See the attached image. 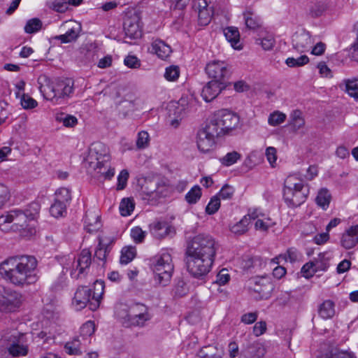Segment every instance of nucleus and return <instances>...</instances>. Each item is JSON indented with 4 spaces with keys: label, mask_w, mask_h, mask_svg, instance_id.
I'll return each mask as SVG.
<instances>
[{
    "label": "nucleus",
    "mask_w": 358,
    "mask_h": 358,
    "mask_svg": "<svg viewBox=\"0 0 358 358\" xmlns=\"http://www.w3.org/2000/svg\"><path fill=\"white\" fill-rule=\"evenodd\" d=\"M301 254L294 248H290L287 249L285 254H281L278 257L273 259L276 264L280 263V259L285 260V262L289 261L291 263L296 262L299 260Z\"/></svg>",
    "instance_id": "obj_31"
},
{
    "label": "nucleus",
    "mask_w": 358,
    "mask_h": 358,
    "mask_svg": "<svg viewBox=\"0 0 358 358\" xmlns=\"http://www.w3.org/2000/svg\"><path fill=\"white\" fill-rule=\"evenodd\" d=\"M244 352L250 358H263L266 349L263 343L256 341L248 345Z\"/></svg>",
    "instance_id": "obj_26"
},
{
    "label": "nucleus",
    "mask_w": 358,
    "mask_h": 358,
    "mask_svg": "<svg viewBox=\"0 0 358 358\" xmlns=\"http://www.w3.org/2000/svg\"><path fill=\"white\" fill-rule=\"evenodd\" d=\"M241 157V155L236 151L228 152L223 157L220 159V163L226 166H229L235 164Z\"/></svg>",
    "instance_id": "obj_46"
},
{
    "label": "nucleus",
    "mask_w": 358,
    "mask_h": 358,
    "mask_svg": "<svg viewBox=\"0 0 358 358\" xmlns=\"http://www.w3.org/2000/svg\"><path fill=\"white\" fill-rule=\"evenodd\" d=\"M171 227L166 222L155 221L150 224V231L154 237L163 238L169 235Z\"/></svg>",
    "instance_id": "obj_19"
},
{
    "label": "nucleus",
    "mask_w": 358,
    "mask_h": 358,
    "mask_svg": "<svg viewBox=\"0 0 358 358\" xmlns=\"http://www.w3.org/2000/svg\"><path fill=\"white\" fill-rule=\"evenodd\" d=\"M39 90L47 100L55 101V82L51 81L46 76H40L38 79Z\"/></svg>",
    "instance_id": "obj_16"
},
{
    "label": "nucleus",
    "mask_w": 358,
    "mask_h": 358,
    "mask_svg": "<svg viewBox=\"0 0 358 358\" xmlns=\"http://www.w3.org/2000/svg\"><path fill=\"white\" fill-rule=\"evenodd\" d=\"M173 268L171 254L166 250L162 251L155 257L153 264L155 282L159 285L166 286L171 281Z\"/></svg>",
    "instance_id": "obj_6"
},
{
    "label": "nucleus",
    "mask_w": 358,
    "mask_h": 358,
    "mask_svg": "<svg viewBox=\"0 0 358 358\" xmlns=\"http://www.w3.org/2000/svg\"><path fill=\"white\" fill-rule=\"evenodd\" d=\"M188 292V287L183 280L179 279L173 289V293L175 296L182 297Z\"/></svg>",
    "instance_id": "obj_52"
},
{
    "label": "nucleus",
    "mask_w": 358,
    "mask_h": 358,
    "mask_svg": "<svg viewBox=\"0 0 358 358\" xmlns=\"http://www.w3.org/2000/svg\"><path fill=\"white\" fill-rule=\"evenodd\" d=\"M136 256L134 247L128 246L122 249L120 262L121 264H127L131 262Z\"/></svg>",
    "instance_id": "obj_39"
},
{
    "label": "nucleus",
    "mask_w": 358,
    "mask_h": 358,
    "mask_svg": "<svg viewBox=\"0 0 358 358\" xmlns=\"http://www.w3.org/2000/svg\"><path fill=\"white\" fill-rule=\"evenodd\" d=\"M193 104V100L190 101L187 97H181L176 107L175 114H178L179 117H184L189 112L191 111Z\"/></svg>",
    "instance_id": "obj_32"
},
{
    "label": "nucleus",
    "mask_w": 358,
    "mask_h": 358,
    "mask_svg": "<svg viewBox=\"0 0 358 358\" xmlns=\"http://www.w3.org/2000/svg\"><path fill=\"white\" fill-rule=\"evenodd\" d=\"M85 160L90 167H98L100 164H108L110 160L108 148L101 142L92 143Z\"/></svg>",
    "instance_id": "obj_7"
},
{
    "label": "nucleus",
    "mask_w": 358,
    "mask_h": 358,
    "mask_svg": "<svg viewBox=\"0 0 358 358\" xmlns=\"http://www.w3.org/2000/svg\"><path fill=\"white\" fill-rule=\"evenodd\" d=\"M196 143L198 149L201 152L206 153L213 149L215 140L199 130L197 134Z\"/></svg>",
    "instance_id": "obj_20"
},
{
    "label": "nucleus",
    "mask_w": 358,
    "mask_h": 358,
    "mask_svg": "<svg viewBox=\"0 0 358 358\" xmlns=\"http://www.w3.org/2000/svg\"><path fill=\"white\" fill-rule=\"evenodd\" d=\"M119 209L121 215H129L134 209V203L133 200L129 198L123 199L120 203Z\"/></svg>",
    "instance_id": "obj_45"
},
{
    "label": "nucleus",
    "mask_w": 358,
    "mask_h": 358,
    "mask_svg": "<svg viewBox=\"0 0 358 358\" xmlns=\"http://www.w3.org/2000/svg\"><path fill=\"white\" fill-rule=\"evenodd\" d=\"M309 194L308 185L295 175L287 177L284 182L283 199L289 208H296L303 204Z\"/></svg>",
    "instance_id": "obj_5"
},
{
    "label": "nucleus",
    "mask_w": 358,
    "mask_h": 358,
    "mask_svg": "<svg viewBox=\"0 0 358 358\" xmlns=\"http://www.w3.org/2000/svg\"><path fill=\"white\" fill-rule=\"evenodd\" d=\"M319 315L324 320L331 319L335 315V303L327 299L324 301L318 307Z\"/></svg>",
    "instance_id": "obj_27"
},
{
    "label": "nucleus",
    "mask_w": 358,
    "mask_h": 358,
    "mask_svg": "<svg viewBox=\"0 0 358 358\" xmlns=\"http://www.w3.org/2000/svg\"><path fill=\"white\" fill-rule=\"evenodd\" d=\"M340 243L346 250L354 248L358 244V224L351 226L342 234Z\"/></svg>",
    "instance_id": "obj_15"
},
{
    "label": "nucleus",
    "mask_w": 358,
    "mask_h": 358,
    "mask_svg": "<svg viewBox=\"0 0 358 358\" xmlns=\"http://www.w3.org/2000/svg\"><path fill=\"white\" fill-rule=\"evenodd\" d=\"M64 348L66 352L71 355H79L81 354L80 341L78 337H75L72 341L65 344Z\"/></svg>",
    "instance_id": "obj_40"
},
{
    "label": "nucleus",
    "mask_w": 358,
    "mask_h": 358,
    "mask_svg": "<svg viewBox=\"0 0 358 358\" xmlns=\"http://www.w3.org/2000/svg\"><path fill=\"white\" fill-rule=\"evenodd\" d=\"M56 120L59 122H62L64 126L66 127H73L78 123L77 118L71 115H60L57 116Z\"/></svg>",
    "instance_id": "obj_53"
},
{
    "label": "nucleus",
    "mask_w": 358,
    "mask_h": 358,
    "mask_svg": "<svg viewBox=\"0 0 358 358\" xmlns=\"http://www.w3.org/2000/svg\"><path fill=\"white\" fill-rule=\"evenodd\" d=\"M55 102L58 103V101L62 99L69 97L73 91V83L69 79L66 80H57L55 82Z\"/></svg>",
    "instance_id": "obj_17"
},
{
    "label": "nucleus",
    "mask_w": 358,
    "mask_h": 358,
    "mask_svg": "<svg viewBox=\"0 0 358 358\" xmlns=\"http://www.w3.org/2000/svg\"><path fill=\"white\" fill-rule=\"evenodd\" d=\"M37 265V259L31 255L10 257L0 264V275L7 282L24 288L38 280Z\"/></svg>",
    "instance_id": "obj_2"
},
{
    "label": "nucleus",
    "mask_w": 358,
    "mask_h": 358,
    "mask_svg": "<svg viewBox=\"0 0 358 358\" xmlns=\"http://www.w3.org/2000/svg\"><path fill=\"white\" fill-rule=\"evenodd\" d=\"M213 115L225 134L236 129L239 123L238 115L227 109L218 110Z\"/></svg>",
    "instance_id": "obj_10"
},
{
    "label": "nucleus",
    "mask_w": 358,
    "mask_h": 358,
    "mask_svg": "<svg viewBox=\"0 0 358 358\" xmlns=\"http://www.w3.org/2000/svg\"><path fill=\"white\" fill-rule=\"evenodd\" d=\"M94 291L87 286L79 287L75 292L72 304L77 310L85 307L94 311L100 306L101 296L103 294L104 283L101 280H96L94 284Z\"/></svg>",
    "instance_id": "obj_4"
},
{
    "label": "nucleus",
    "mask_w": 358,
    "mask_h": 358,
    "mask_svg": "<svg viewBox=\"0 0 358 358\" xmlns=\"http://www.w3.org/2000/svg\"><path fill=\"white\" fill-rule=\"evenodd\" d=\"M91 257V252L88 249H84L81 251L77 261L76 268L79 270L78 275L83 273L86 268L90 267L92 261ZM76 278H78V276Z\"/></svg>",
    "instance_id": "obj_28"
},
{
    "label": "nucleus",
    "mask_w": 358,
    "mask_h": 358,
    "mask_svg": "<svg viewBox=\"0 0 358 358\" xmlns=\"http://www.w3.org/2000/svg\"><path fill=\"white\" fill-rule=\"evenodd\" d=\"M248 219L247 216H244L238 222L233 225L231 228L232 233L241 235L248 231Z\"/></svg>",
    "instance_id": "obj_48"
},
{
    "label": "nucleus",
    "mask_w": 358,
    "mask_h": 358,
    "mask_svg": "<svg viewBox=\"0 0 358 358\" xmlns=\"http://www.w3.org/2000/svg\"><path fill=\"white\" fill-rule=\"evenodd\" d=\"M234 193V188L229 185H225L216 196H218L220 199H230L232 198Z\"/></svg>",
    "instance_id": "obj_63"
},
{
    "label": "nucleus",
    "mask_w": 358,
    "mask_h": 358,
    "mask_svg": "<svg viewBox=\"0 0 358 358\" xmlns=\"http://www.w3.org/2000/svg\"><path fill=\"white\" fill-rule=\"evenodd\" d=\"M327 7V3L326 1H317L310 8L309 15L313 18L319 17L325 13Z\"/></svg>",
    "instance_id": "obj_38"
},
{
    "label": "nucleus",
    "mask_w": 358,
    "mask_h": 358,
    "mask_svg": "<svg viewBox=\"0 0 358 358\" xmlns=\"http://www.w3.org/2000/svg\"><path fill=\"white\" fill-rule=\"evenodd\" d=\"M196 358H221V356L217 348L213 345H208L199 351Z\"/></svg>",
    "instance_id": "obj_36"
},
{
    "label": "nucleus",
    "mask_w": 358,
    "mask_h": 358,
    "mask_svg": "<svg viewBox=\"0 0 358 358\" xmlns=\"http://www.w3.org/2000/svg\"><path fill=\"white\" fill-rule=\"evenodd\" d=\"M180 76V69L178 66H170L165 70L164 78L169 81L176 80Z\"/></svg>",
    "instance_id": "obj_58"
},
{
    "label": "nucleus",
    "mask_w": 358,
    "mask_h": 358,
    "mask_svg": "<svg viewBox=\"0 0 358 358\" xmlns=\"http://www.w3.org/2000/svg\"><path fill=\"white\" fill-rule=\"evenodd\" d=\"M200 131L215 140L222 135L225 134L214 115L206 127Z\"/></svg>",
    "instance_id": "obj_21"
},
{
    "label": "nucleus",
    "mask_w": 358,
    "mask_h": 358,
    "mask_svg": "<svg viewBox=\"0 0 358 358\" xmlns=\"http://www.w3.org/2000/svg\"><path fill=\"white\" fill-rule=\"evenodd\" d=\"M243 15L247 29L255 30L261 26L260 19L255 16L251 10H245Z\"/></svg>",
    "instance_id": "obj_34"
},
{
    "label": "nucleus",
    "mask_w": 358,
    "mask_h": 358,
    "mask_svg": "<svg viewBox=\"0 0 358 358\" xmlns=\"http://www.w3.org/2000/svg\"><path fill=\"white\" fill-rule=\"evenodd\" d=\"M201 194V188L199 185H194L186 194L185 200L189 204H194L200 199Z\"/></svg>",
    "instance_id": "obj_41"
},
{
    "label": "nucleus",
    "mask_w": 358,
    "mask_h": 358,
    "mask_svg": "<svg viewBox=\"0 0 358 358\" xmlns=\"http://www.w3.org/2000/svg\"><path fill=\"white\" fill-rule=\"evenodd\" d=\"M146 232L139 227H136L131 230V236L136 243H142L145 237Z\"/></svg>",
    "instance_id": "obj_61"
},
{
    "label": "nucleus",
    "mask_w": 358,
    "mask_h": 358,
    "mask_svg": "<svg viewBox=\"0 0 358 358\" xmlns=\"http://www.w3.org/2000/svg\"><path fill=\"white\" fill-rule=\"evenodd\" d=\"M149 143V134L147 131H141L138 134L136 146L139 149L146 148Z\"/></svg>",
    "instance_id": "obj_62"
},
{
    "label": "nucleus",
    "mask_w": 358,
    "mask_h": 358,
    "mask_svg": "<svg viewBox=\"0 0 358 358\" xmlns=\"http://www.w3.org/2000/svg\"><path fill=\"white\" fill-rule=\"evenodd\" d=\"M130 310L131 306H128L124 303H120L115 307V315L125 327L127 326V320L130 317Z\"/></svg>",
    "instance_id": "obj_35"
},
{
    "label": "nucleus",
    "mask_w": 358,
    "mask_h": 358,
    "mask_svg": "<svg viewBox=\"0 0 358 358\" xmlns=\"http://www.w3.org/2000/svg\"><path fill=\"white\" fill-rule=\"evenodd\" d=\"M95 331V324L93 321L89 320L82 325L80 329V336L85 338L92 336Z\"/></svg>",
    "instance_id": "obj_56"
},
{
    "label": "nucleus",
    "mask_w": 358,
    "mask_h": 358,
    "mask_svg": "<svg viewBox=\"0 0 358 358\" xmlns=\"http://www.w3.org/2000/svg\"><path fill=\"white\" fill-rule=\"evenodd\" d=\"M273 289V284L265 279H262L257 283L256 287L254 288V290L259 293L262 299H268L271 296Z\"/></svg>",
    "instance_id": "obj_30"
},
{
    "label": "nucleus",
    "mask_w": 358,
    "mask_h": 358,
    "mask_svg": "<svg viewBox=\"0 0 358 358\" xmlns=\"http://www.w3.org/2000/svg\"><path fill=\"white\" fill-rule=\"evenodd\" d=\"M286 119L285 114L276 111L271 113L268 117V124L271 126H277L282 123Z\"/></svg>",
    "instance_id": "obj_59"
},
{
    "label": "nucleus",
    "mask_w": 358,
    "mask_h": 358,
    "mask_svg": "<svg viewBox=\"0 0 358 358\" xmlns=\"http://www.w3.org/2000/svg\"><path fill=\"white\" fill-rule=\"evenodd\" d=\"M326 358H357L352 352L341 350L338 348H332L327 354Z\"/></svg>",
    "instance_id": "obj_43"
},
{
    "label": "nucleus",
    "mask_w": 358,
    "mask_h": 358,
    "mask_svg": "<svg viewBox=\"0 0 358 358\" xmlns=\"http://www.w3.org/2000/svg\"><path fill=\"white\" fill-rule=\"evenodd\" d=\"M220 207V200L218 196H214L206 207V213L208 215L215 214Z\"/></svg>",
    "instance_id": "obj_57"
},
{
    "label": "nucleus",
    "mask_w": 358,
    "mask_h": 358,
    "mask_svg": "<svg viewBox=\"0 0 358 358\" xmlns=\"http://www.w3.org/2000/svg\"><path fill=\"white\" fill-rule=\"evenodd\" d=\"M41 26L42 22L39 19L33 18L27 22L24 27V31L28 34L35 33L41 29Z\"/></svg>",
    "instance_id": "obj_54"
},
{
    "label": "nucleus",
    "mask_w": 358,
    "mask_h": 358,
    "mask_svg": "<svg viewBox=\"0 0 358 358\" xmlns=\"http://www.w3.org/2000/svg\"><path fill=\"white\" fill-rule=\"evenodd\" d=\"M165 183L159 179L149 180L145 182L144 192L149 196L155 198L163 194Z\"/></svg>",
    "instance_id": "obj_18"
},
{
    "label": "nucleus",
    "mask_w": 358,
    "mask_h": 358,
    "mask_svg": "<svg viewBox=\"0 0 358 358\" xmlns=\"http://www.w3.org/2000/svg\"><path fill=\"white\" fill-rule=\"evenodd\" d=\"M331 195L327 188H322L319 190L315 198L317 205L323 210H326L330 203Z\"/></svg>",
    "instance_id": "obj_33"
},
{
    "label": "nucleus",
    "mask_w": 358,
    "mask_h": 358,
    "mask_svg": "<svg viewBox=\"0 0 358 358\" xmlns=\"http://www.w3.org/2000/svg\"><path fill=\"white\" fill-rule=\"evenodd\" d=\"M20 103L24 109H33L38 106L37 101L27 94H22L20 96Z\"/></svg>",
    "instance_id": "obj_55"
},
{
    "label": "nucleus",
    "mask_w": 358,
    "mask_h": 358,
    "mask_svg": "<svg viewBox=\"0 0 358 358\" xmlns=\"http://www.w3.org/2000/svg\"><path fill=\"white\" fill-rule=\"evenodd\" d=\"M314 41L310 33L305 30L296 32L292 36L293 48L300 52L309 51Z\"/></svg>",
    "instance_id": "obj_13"
},
{
    "label": "nucleus",
    "mask_w": 358,
    "mask_h": 358,
    "mask_svg": "<svg viewBox=\"0 0 358 358\" xmlns=\"http://www.w3.org/2000/svg\"><path fill=\"white\" fill-rule=\"evenodd\" d=\"M10 196L9 187L4 183L0 182V209L9 201Z\"/></svg>",
    "instance_id": "obj_51"
},
{
    "label": "nucleus",
    "mask_w": 358,
    "mask_h": 358,
    "mask_svg": "<svg viewBox=\"0 0 358 358\" xmlns=\"http://www.w3.org/2000/svg\"><path fill=\"white\" fill-rule=\"evenodd\" d=\"M152 52L157 55V56L162 59H167L172 50L171 47L161 40H156L152 43Z\"/></svg>",
    "instance_id": "obj_24"
},
{
    "label": "nucleus",
    "mask_w": 358,
    "mask_h": 358,
    "mask_svg": "<svg viewBox=\"0 0 358 358\" xmlns=\"http://www.w3.org/2000/svg\"><path fill=\"white\" fill-rule=\"evenodd\" d=\"M124 30L125 36L130 39H135L141 36V31L138 24L131 20H127L124 23Z\"/></svg>",
    "instance_id": "obj_29"
},
{
    "label": "nucleus",
    "mask_w": 358,
    "mask_h": 358,
    "mask_svg": "<svg viewBox=\"0 0 358 358\" xmlns=\"http://www.w3.org/2000/svg\"><path fill=\"white\" fill-rule=\"evenodd\" d=\"M224 36L227 40L231 43L233 48L241 50L243 48L240 43V34L238 28L234 27H227L224 30Z\"/></svg>",
    "instance_id": "obj_25"
},
{
    "label": "nucleus",
    "mask_w": 358,
    "mask_h": 358,
    "mask_svg": "<svg viewBox=\"0 0 358 358\" xmlns=\"http://www.w3.org/2000/svg\"><path fill=\"white\" fill-rule=\"evenodd\" d=\"M331 258V255L324 252L320 253L313 262L318 271H326L329 268V261Z\"/></svg>",
    "instance_id": "obj_37"
},
{
    "label": "nucleus",
    "mask_w": 358,
    "mask_h": 358,
    "mask_svg": "<svg viewBox=\"0 0 358 358\" xmlns=\"http://www.w3.org/2000/svg\"><path fill=\"white\" fill-rule=\"evenodd\" d=\"M309 62V58L306 55H301L298 58L289 57L285 60V64L289 67L303 66Z\"/></svg>",
    "instance_id": "obj_50"
},
{
    "label": "nucleus",
    "mask_w": 358,
    "mask_h": 358,
    "mask_svg": "<svg viewBox=\"0 0 358 358\" xmlns=\"http://www.w3.org/2000/svg\"><path fill=\"white\" fill-rule=\"evenodd\" d=\"M226 86L225 83H219L212 80L203 87L201 96L206 102H210L216 98L221 91L225 89Z\"/></svg>",
    "instance_id": "obj_14"
},
{
    "label": "nucleus",
    "mask_w": 358,
    "mask_h": 358,
    "mask_svg": "<svg viewBox=\"0 0 358 358\" xmlns=\"http://www.w3.org/2000/svg\"><path fill=\"white\" fill-rule=\"evenodd\" d=\"M78 36V32L74 29H71L64 34L59 36L58 39L60 40L62 43H66L76 39Z\"/></svg>",
    "instance_id": "obj_64"
},
{
    "label": "nucleus",
    "mask_w": 358,
    "mask_h": 358,
    "mask_svg": "<svg viewBox=\"0 0 358 358\" xmlns=\"http://www.w3.org/2000/svg\"><path fill=\"white\" fill-rule=\"evenodd\" d=\"M318 271L317 267L315 265V262L313 261H310L306 264H305L301 268V273L303 275L309 278L314 275V274Z\"/></svg>",
    "instance_id": "obj_60"
},
{
    "label": "nucleus",
    "mask_w": 358,
    "mask_h": 358,
    "mask_svg": "<svg viewBox=\"0 0 358 358\" xmlns=\"http://www.w3.org/2000/svg\"><path fill=\"white\" fill-rule=\"evenodd\" d=\"M113 241L106 237H100L99 238V245L95 251L94 256L98 259L102 261L103 264L106 262L107 254L110 250V244Z\"/></svg>",
    "instance_id": "obj_22"
},
{
    "label": "nucleus",
    "mask_w": 358,
    "mask_h": 358,
    "mask_svg": "<svg viewBox=\"0 0 358 358\" xmlns=\"http://www.w3.org/2000/svg\"><path fill=\"white\" fill-rule=\"evenodd\" d=\"M345 91L352 97L358 99V78L345 80Z\"/></svg>",
    "instance_id": "obj_44"
},
{
    "label": "nucleus",
    "mask_w": 358,
    "mask_h": 358,
    "mask_svg": "<svg viewBox=\"0 0 358 358\" xmlns=\"http://www.w3.org/2000/svg\"><path fill=\"white\" fill-rule=\"evenodd\" d=\"M40 205L31 203L24 210L14 209L0 216V229L19 231L24 238H30L36 234V229L29 222L35 220L39 213Z\"/></svg>",
    "instance_id": "obj_3"
},
{
    "label": "nucleus",
    "mask_w": 358,
    "mask_h": 358,
    "mask_svg": "<svg viewBox=\"0 0 358 358\" xmlns=\"http://www.w3.org/2000/svg\"><path fill=\"white\" fill-rule=\"evenodd\" d=\"M66 206L55 201L50 208V213L55 217H63L66 213Z\"/></svg>",
    "instance_id": "obj_47"
},
{
    "label": "nucleus",
    "mask_w": 358,
    "mask_h": 358,
    "mask_svg": "<svg viewBox=\"0 0 358 358\" xmlns=\"http://www.w3.org/2000/svg\"><path fill=\"white\" fill-rule=\"evenodd\" d=\"M219 244L209 234H200L187 243L185 261L188 272L196 278H201L210 271Z\"/></svg>",
    "instance_id": "obj_1"
},
{
    "label": "nucleus",
    "mask_w": 358,
    "mask_h": 358,
    "mask_svg": "<svg viewBox=\"0 0 358 358\" xmlns=\"http://www.w3.org/2000/svg\"><path fill=\"white\" fill-rule=\"evenodd\" d=\"M94 171V176L100 181L111 179L115 174L114 169L110 168L108 164H100L98 167H90Z\"/></svg>",
    "instance_id": "obj_23"
},
{
    "label": "nucleus",
    "mask_w": 358,
    "mask_h": 358,
    "mask_svg": "<svg viewBox=\"0 0 358 358\" xmlns=\"http://www.w3.org/2000/svg\"><path fill=\"white\" fill-rule=\"evenodd\" d=\"M150 319L148 308L142 303L131 306L130 317L127 320L128 327H143Z\"/></svg>",
    "instance_id": "obj_11"
},
{
    "label": "nucleus",
    "mask_w": 358,
    "mask_h": 358,
    "mask_svg": "<svg viewBox=\"0 0 358 358\" xmlns=\"http://www.w3.org/2000/svg\"><path fill=\"white\" fill-rule=\"evenodd\" d=\"M290 125L292 127L294 131L300 129L305 124V121L301 117V113L299 110L294 111L292 113Z\"/></svg>",
    "instance_id": "obj_49"
},
{
    "label": "nucleus",
    "mask_w": 358,
    "mask_h": 358,
    "mask_svg": "<svg viewBox=\"0 0 358 358\" xmlns=\"http://www.w3.org/2000/svg\"><path fill=\"white\" fill-rule=\"evenodd\" d=\"M71 200V196L69 189L62 187L56 191L55 201L67 206Z\"/></svg>",
    "instance_id": "obj_42"
},
{
    "label": "nucleus",
    "mask_w": 358,
    "mask_h": 358,
    "mask_svg": "<svg viewBox=\"0 0 358 358\" xmlns=\"http://www.w3.org/2000/svg\"><path fill=\"white\" fill-rule=\"evenodd\" d=\"M23 301L21 293L10 289H4L0 292V311L12 313L19 309Z\"/></svg>",
    "instance_id": "obj_8"
},
{
    "label": "nucleus",
    "mask_w": 358,
    "mask_h": 358,
    "mask_svg": "<svg viewBox=\"0 0 358 358\" xmlns=\"http://www.w3.org/2000/svg\"><path fill=\"white\" fill-rule=\"evenodd\" d=\"M3 337L8 341L7 350L12 357H24L28 354L29 346L24 339V334L14 331L10 336L3 335Z\"/></svg>",
    "instance_id": "obj_9"
},
{
    "label": "nucleus",
    "mask_w": 358,
    "mask_h": 358,
    "mask_svg": "<svg viewBox=\"0 0 358 358\" xmlns=\"http://www.w3.org/2000/svg\"><path fill=\"white\" fill-rule=\"evenodd\" d=\"M206 71L209 77L219 83H225L229 76L227 64L221 61H212L206 67Z\"/></svg>",
    "instance_id": "obj_12"
}]
</instances>
